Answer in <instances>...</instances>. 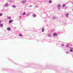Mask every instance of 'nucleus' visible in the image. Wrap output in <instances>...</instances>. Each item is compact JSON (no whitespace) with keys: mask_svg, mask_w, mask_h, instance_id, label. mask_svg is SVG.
I'll list each match as a JSON object with an SVG mask.
<instances>
[{"mask_svg":"<svg viewBox=\"0 0 73 73\" xmlns=\"http://www.w3.org/2000/svg\"><path fill=\"white\" fill-rule=\"evenodd\" d=\"M57 7L58 9L60 10V8H61V5L60 4H59L57 5Z\"/></svg>","mask_w":73,"mask_h":73,"instance_id":"obj_1","label":"nucleus"},{"mask_svg":"<svg viewBox=\"0 0 73 73\" xmlns=\"http://www.w3.org/2000/svg\"><path fill=\"white\" fill-rule=\"evenodd\" d=\"M13 21V20L10 19L9 21V24H11V23H12Z\"/></svg>","mask_w":73,"mask_h":73,"instance_id":"obj_2","label":"nucleus"},{"mask_svg":"<svg viewBox=\"0 0 73 73\" xmlns=\"http://www.w3.org/2000/svg\"><path fill=\"white\" fill-rule=\"evenodd\" d=\"M8 5H9V4L8 3H6L5 5V7H8Z\"/></svg>","mask_w":73,"mask_h":73,"instance_id":"obj_3","label":"nucleus"},{"mask_svg":"<svg viewBox=\"0 0 73 73\" xmlns=\"http://www.w3.org/2000/svg\"><path fill=\"white\" fill-rule=\"evenodd\" d=\"M53 36H57V34L56 33H54L53 34Z\"/></svg>","mask_w":73,"mask_h":73,"instance_id":"obj_4","label":"nucleus"},{"mask_svg":"<svg viewBox=\"0 0 73 73\" xmlns=\"http://www.w3.org/2000/svg\"><path fill=\"white\" fill-rule=\"evenodd\" d=\"M66 47L67 48H69V44H67L66 46Z\"/></svg>","mask_w":73,"mask_h":73,"instance_id":"obj_5","label":"nucleus"},{"mask_svg":"<svg viewBox=\"0 0 73 73\" xmlns=\"http://www.w3.org/2000/svg\"><path fill=\"white\" fill-rule=\"evenodd\" d=\"M73 48H71L70 50V52H73Z\"/></svg>","mask_w":73,"mask_h":73,"instance_id":"obj_6","label":"nucleus"},{"mask_svg":"<svg viewBox=\"0 0 73 73\" xmlns=\"http://www.w3.org/2000/svg\"><path fill=\"white\" fill-rule=\"evenodd\" d=\"M56 19V17H53L52 18V20H54V19Z\"/></svg>","mask_w":73,"mask_h":73,"instance_id":"obj_7","label":"nucleus"},{"mask_svg":"<svg viewBox=\"0 0 73 73\" xmlns=\"http://www.w3.org/2000/svg\"><path fill=\"white\" fill-rule=\"evenodd\" d=\"M69 15V13H67L66 15V17H68V15Z\"/></svg>","mask_w":73,"mask_h":73,"instance_id":"obj_8","label":"nucleus"},{"mask_svg":"<svg viewBox=\"0 0 73 73\" xmlns=\"http://www.w3.org/2000/svg\"><path fill=\"white\" fill-rule=\"evenodd\" d=\"M26 2V1H22V4H24V3H25Z\"/></svg>","mask_w":73,"mask_h":73,"instance_id":"obj_9","label":"nucleus"},{"mask_svg":"<svg viewBox=\"0 0 73 73\" xmlns=\"http://www.w3.org/2000/svg\"><path fill=\"white\" fill-rule=\"evenodd\" d=\"M8 31H11V28L10 27H8L7 28Z\"/></svg>","mask_w":73,"mask_h":73,"instance_id":"obj_10","label":"nucleus"},{"mask_svg":"<svg viewBox=\"0 0 73 73\" xmlns=\"http://www.w3.org/2000/svg\"><path fill=\"white\" fill-rule=\"evenodd\" d=\"M19 36L20 37H22V36H23V35H22V34H19Z\"/></svg>","mask_w":73,"mask_h":73,"instance_id":"obj_11","label":"nucleus"},{"mask_svg":"<svg viewBox=\"0 0 73 73\" xmlns=\"http://www.w3.org/2000/svg\"><path fill=\"white\" fill-rule=\"evenodd\" d=\"M7 19H11V17H8Z\"/></svg>","mask_w":73,"mask_h":73,"instance_id":"obj_12","label":"nucleus"},{"mask_svg":"<svg viewBox=\"0 0 73 73\" xmlns=\"http://www.w3.org/2000/svg\"><path fill=\"white\" fill-rule=\"evenodd\" d=\"M0 27H3V24H0Z\"/></svg>","mask_w":73,"mask_h":73,"instance_id":"obj_13","label":"nucleus"},{"mask_svg":"<svg viewBox=\"0 0 73 73\" xmlns=\"http://www.w3.org/2000/svg\"><path fill=\"white\" fill-rule=\"evenodd\" d=\"M13 8H15L16 7V5H13Z\"/></svg>","mask_w":73,"mask_h":73,"instance_id":"obj_14","label":"nucleus"},{"mask_svg":"<svg viewBox=\"0 0 73 73\" xmlns=\"http://www.w3.org/2000/svg\"><path fill=\"white\" fill-rule=\"evenodd\" d=\"M48 36L49 37H52V35H51L49 34H48Z\"/></svg>","mask_w":73,"mask_h":73,"instance_id":"obj_15","label":"nucleus"},{"mask_svg":"<svg viewBox=\"0 0 73 73\" xmlns=\"http://www.w3.org/2000/svg\"><path fill=\"white\" fill-rule=\"evenodd\" d=\"M65 6H66V4H63L62 5L63 7H65Z\"/></svg>","mask_w":73,"mask_h":73,"instance_id":"obj_16","label":"nucleus"},{"mask_svg":"<svg viewBox=\"0 0 73 73\" xmlns=\"http://www.w3.org/2000/svg\"><path fill=\"white\" fill-rule=\"evenodd\" d=\"M26 14V13H25V12H24L23 13V15H25V14Z\"/></svg>","mask_w":73,"mask_h":73,"instance_id":"obj_17","label":"nucleus"},{"mask_svg":"<svg viewBox=\"0 0 73 73\" xmlns=\"http://www.w3.org/2000/svg\"><path fill=\"white\" fill-rule=\"evenodd\" d=\"M33 17H35L36 16V14H34L33 15Z\"/></svg>","mask_w":73,"mask_h":73,"instance_id":"obj_18","label":"nucleus"},{"mask_svg":"<svg viewBox=\"0 0 73 73\" xmlns=\"http://www.w3.org/2000/svg\"><path fill=\"white\" fill-rule=\"evenodd\" d=\"M49 3H52V1H51V0H50V1H49Z\"/></svg>","mask_w":73,"mask_h":73,"instance_id":"obj_19","label":"nucleus"},{"mask_svg":"<svg viewBox=\"0 0 73 73\" xmlns=\"http://www.w3.org/2000/svg\"><path fill=\"white\" fill-rule=\"evenodd\" d=\"M3 15V14L2 13H0V16H2Z\"/></svg>","mask_w":73,"mask_h":73,"instance_id":"obj_20","label":"nucleus"},{"mask_svg":"<svg viewBox=\"0 0 73 73\" xmlns=\"http://www.w3.org/2000/svg\"><path fill=\"white\" fill-rule=\"evenodd\" d=\"M66 54H69V52H66Z\"/></svg>","mask_w":73,"mask_h":73,"instance_id":"obj_21","label":"nucleus"},{"mask_svg":"<svg viewBox=\"0 0 73 73\" xmlns=\"http://www.w3.org/2000/svg\"><path fill=\"white\" fill-rule=\"evenodd\" d=\"M44 28H42V32H44Z\"/></svg>","mask_w":73,"mask_h":73,"instance_id":"obj_22","label":"nucleus"},{"mask_svg":"<svg viewBox=\"0 0 73 73\" xmlns=\"http://www.w3.org/2000/svg\"><path fill=\"white\" fill-rule=\"evenodd\" d=\"M27 16H29V14H27Z\"/></svg>","mask_w":73,"mask_h":73,"instance_id":"obj_23","label":"nucleus"},{"mask_svg":"<svg viewBox=\"0 0 73 73\" xmlns=\"http://www.w3.org/2000/svg\"><path fill=\"white\" fill-rule=\"evenodd\" d=\"M62 46H64V44H62Z\"/></svg>","mask_w":73,"mask_h":73,"instance_id":"obj_24","label":"nucleus"},{"mask_svg":"<svg viewBox=\"0 0 73 73\" xmlns=\"http://www.w3.org/2000/svg\"><path fill=\"white\" fill-rule=\"evenodd\" d=\"M19 18H21V16H19Z\"/></svg>","mask_w":73,"mask_h":73,"instance_id":"obj_25","label":"nucleus"},{"mask_svg":"<svg viewBox=\"0 0 73 73\" xmlns=\"http://www.w3.org/2000/svg\"><path fill=\"white\" fill-rule=\"evenodd\" d=\"M0 24H1V20H0Z\"/></svg>","mask_w":73,"mask_h":73,"instance_id":"obj_26","label":"nucleus"},{"mask_svg":"<svg viewBox=\"0 0 73 73\" xmlns=\"http://www.w3.org/2000/svg\"><path fill=\"white\" fill-rule=\"evenodd\" d=\"M35 7H36V8H38V7H37V6H35Z\"/></svg>","mask_w":73,"mask_h":73,"instance_id":"obj_27","label":"nucleus"}]
</instances>
